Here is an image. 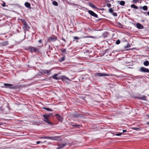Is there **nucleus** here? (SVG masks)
Masks as SVG:
<instances>
[{
    "instance_id": "f3484780",
    "label": "nucleus",
    "mask_w": 149,
    "mask_h": 149,
    "mask_svg": "<svg viewBox=\"0 0 149 149\" xmlns=\"http://www.w3.org/2000/svg\"><path fill=\"white\" fill-rule=\"evenodd\" d=\"M118 3H119L120 5L121 6H123L125 4V2L124 1H118Z\"/></svg>"
},
{
    "instance_id": "7c9ffc66",
    "label": "nucleus",
    "mask_w": 149,
    "mask_h": 149,
    "mask_svg": "<svg viewBox=\"0 0 149 149\" xmlns=\"http://www.w3.org/2000/svg\"><path fill=\"white\" fill-rule=\"evenodd\" d=\"M113 10L112 8H110L109 10V12L110 13H113Z\"/></svg>"
},
{
    "instance_id": "39448f33",
    "label": "nucleus",
    "mask_w": 149,
    "mask_h": 149,
    "mask_svg": "<svg viewBox=\"0 0 149 149\" xmlns=\"http://www.w3.org/2000/svg\"><path fill=\"white\" fill-rule=\"evenodd\" d=\"M97 75L99 77H102L104 76H112L113 74H107L105 73H97Z\"/></svg>"
},
{
    "instance_id": "9d476101",
    "label": "nucleus",
    "mask_w": 149,
    "mask_h": 149,
    "mask_svg": "<svg viewBox=\"0 0 149 149\" xmlns=\"http://www.w3.org/2000/svg\"><path fill=\"white\" fill-rule=\"evenodd\" d=\"M136 27L139 29H143L144 28L143 26L139 23L136 24Z\"/></svg>"
},
{
    "instance_id": "393cba45",
    "label": "nucleus",
    "mask_w": 149,
    "mask_h": 149,
    "mask_svg": "<svg viewBox=\"0 0 149 149\" xmlns=\"http://www.w3.org/2000/svg\"><path fill=\"white\" fill-rule=\"evenodd\" d=\"M8 42L7 41L3 42L2 43V45L4 46H6L8 45Z\"/></svg>"
},
{
    "instance_id": "dca6fc26",
    "label": "nucleus",
    "mask_w": 149,
    "mask_h": 149,
    "mask_svg": "<svg viewBox=\"0 0 149 149\" xmlns=\"http://www.w3.org/2000/svg\"><path fill=\"white\" fill-rule=\"evenodd\" d=\"M43 120L47 123H48L49 124H52V123L50 122L48 120V119H43Z\"/></svg>"
},
{
    "instance_id": "5701e85b",
    "label": "nucleus",
    "mask_w": 149,
    "mask_h": 149,
    "mask_svg": "<svg viewBox=\"0 0 149 149\" xmlns=\"http://www.w3.org/2000/svg\"><path fill=\"white\" fill-rule=\"evenodd\" d=\"M131 7L132 8H134L136 9H138V7L137 6H136L134 4H132L131 5Z\"/></svg>"
},
{
    "instance_id": "4be33fe9",
    "label": "nucleus",
    "mask_w": 149,
    "mask_h": 149,
    "mask_svg": "<svg viewBox=\"0 0 149 149\" xmlns=\"http://www.w3.org/2000/svg\"><path fill=\"white\" fill-rule=\"evenodd\" d=\"M89 5V6L91 7H92V8H96V9L97 8V7H96L93 4L91 3H90Z\"/></svg>"
},
{
    "instance_id": "cd10ccee",
    "label": "nucleus",
    "mask_w": 149,
    "mask_h": 149,
    "mask_svg": "<svg viewBox=\"0 0 149 149\" xmlns=\"http://www.w3.org/2000/svg\"><path fill=\"white\" fill-rule=\"evenodd\" d=\"M43 108L44 109H45L47 110V111H52V110L49 108H46V107H43Z\"/></svg>"
},
{
    "instance_id": "ea45409f",
    "label": "nucleus",
    "mask_w": 149,
    "mask_h": 149,
    "mask_svg": "<svg viewBox=\"0 0 149 149\" xmlns=\"http://www.w3.org/2000/svg\"><path fill=\"white\" fill-rule=\"evenodd\" d=\"M139 0H133V1L134 3H136L139 1Z\"/></svg>"
},
{
    "instance_id": "9b49d317",
    "label": "nucleus",
    "mask_w": 149,
    "mask_h": 149,
    "mask_svg": "<svg viewBox=\"0 0 149 149\" xmlns=\"http://www.w3.org/2000/svg\"><path fill=\"white\" fill-rule=\"evenodd\" d=\"M52 115V114H50L49 115H47L46 114H45L43 115V116L45 118V119H48L49 117Z\"/></svg>"
},
{
    "instance_id": "412c9836",
    "label": "nucleus",
    "mask_w": 149,
    "mask_h": 149,
    "mask_svg": "<svg viewBox=\"0 0 149 149\" xmlns=\"http://www.w3.org/2000/svg\"><path fill=\"white\" fill-rule=\"evenodd\" d=\"M65 56H64L63 57L60 58V59H59V61L61 62L64 61L65 60Z\"/></svg>"
},
{
    "instance_id": "7ed1b4c3",
    "label": "nucleus",
    "mask_w": 149,
    "mask_h": 149,
    "mask_svg": "<svg viewBox=\"0 0 149 149\" xmlns=\"http://www.w3.org/2000/svg\"><path fill=\"white\" fill-rule=\"evenodd\" d=\"M139 71L144 73H149V69L144 67L140 68Z\"/></svg>"
},
{
    "instance_id": "e433bc0d",
    "label": "nucleus",
    "mask_w": 149,
    "mask_h": 149,
    "mask_svg": "<svg viewBox=\"0 0 149 149\" xmlns=\"http://www.w3.org/2000/svg\"><path fill=\"white\" fill-rule=\"evenodd\" d=\"M61 51L62 53H63L66 52V50L65 49H63L61 50Z\"/></svg>"
},
{
    "instance_id": "f704fd0d",
    "label": "nucleus",
    "mask_w": 149,
    "mask_h": 149,
    "mask_svg": "<svg viewBox=\"0 0 149 149\" xmlns=\"http://www.w3.org/2000/svg\"><path fill=\"white\" fill-rule=\"evenodd\" d=\"M22 22L23 24V25H24L27 23L26 21L24 20H23L22 21Z\"/></svg>"
},
{
    "instance_id": "4c0bfd02",
    "label": "nucleus",
    "mask_w": 149,
    "mask_h": 149,
    "mask_svg": "<svg viewBox=\"0 0 149 149\" xmlns=\"http://www.w3.org/2000/svg\"><path fill=\"white\" fill-rule=\"evenodd\" d=\"M111 6V4L110 3H108L107 4V6L109 8Z\"/></svg>"
},
{
    "instance_id": "c756f323",
    "label": "nucleus",
    "mask_w": 149,
    "mask_h": 149,
    "mask_svg": "<svg viewBox=\"0 0 149 149\" xmlns=\"http://www.w3.org/2000/svg\"><path fill=\"white\" fill-rule=\"evenodd\" d=\"M130 44H128L127 45L125 46L124 48H127L130 47Z\"/></svg>"
},
{
    "instance_id": "1a4fd4ad",
    "label": "nucleus",
    "mask_w": 149,
    "mask_h": 149,
    "mask_svg": "<svg viewBox=\"0 0 149 149\" xmlns=\"http://www.w3.org/2000/svg\"><path fill=\"white\" fill-rule=\"evenodd\" d=\"M23 28L25 31H27L29 29V27L28 24L27 23L24 25H23Z\"/></svg>"
},
{
    "instance_id": "bb28decb",
    "label": "nucleus",
    "mask_w": 149,
    "mask_h": 149,
    "mask_svg": "<svg viewBox=\"0 0 149 149\" xmlns=\"http://www.w3.org/2000/svg\"><path fill=\"white\" fill-rule=\"evenodd\" d=\"M143 9L144 10H148V7L146 6H144L143 7Z\"/></svg>"
},
{
    "instance_id": "de8ad7c7",
    "label": "nucleus",
    "mask_w": 149,
    "mask_h": 149,
    "mask_svg": "<svg viewBox=\"0 0 149 149\" xmlns=\"http://www.w3.org/2000/svg\"><path fill=\"white\" fill-rule=\"evenodd\" d=\"M146 125H149V122H148L146 123Z\"/></svg>"
},
{
    "instance_id": "c9c22d12",
    "label": "nucleus",
    "mask_w": 149,
    "mask_h": 149,
    "mask_svg": "<svg viewBox=\"0 0 149 149\" xmlns=\"http://www.w3.org/2000/svg\"><path fill=\"white\" fill-rule=\"evenodd\" d=\"M112 15L114 16H116L117 15V14L116 13H113Z\"/></svg>"
},
{
    "instance_id": "49530a36",
    "label": "nucleus",
    "mask_w": 149,
    "mask_h": 149,
    "mask_svg": "<svg viewBox=\"0 0 149 149\" xmlns=\"http://www.w3.org/2000/svg\"><path fill=\"white\" fill-rule=\"evenodd\" d=\"M38 42H39L41 43L42 42L41 40H39Z\"/></svg>"
},
{
    "instance_id": "a19ab883",
    "label": "nucleus",
    "mask_w": 149,
    "mask_h": 149,
    "mask_svg": "<svg viewBox=\"0 0 149 149\" xmlns=\"http://www.w3.org/2000/svg\"><path fill=\"white\" fill-rule=\"evenodd\" d=\"M74 39H78V38L77 37H74Z\"/></svg>"
},
{
    "instance_id": "a18cd8bd",
    "label": "nucleus",
    "mask_w": 149,
    "mask_h": 149,
    "mask_svg": "<svg viewBox=\"0 0 149 149\" xmlns=\"http://www.w3.org/2000/svg\"><path fill=\"white\" fill-rule=\"evenodd\" d=\"M127 132L126 130H123V132Z\"/></svg>"
},
{
    "instance_id": "79ce46f5",
    "label": "nucleus",
    "mask_w": 149,
    "mask_h": 149,
    "mask_svg": "<svg viewBox=\"0 0 149 149\" xmlns=\"http://www.w3.org/2000/svg\"><path fill=\"white\" fill-rule=\"evenodd\" d=\"M47 136H42L41 137V138L46 139Z\"/></svg>"
},
{
    "instance_id": "3c124183",
    "label": "nucleus",
    "mask_w": 149,
    "mask_h": 149,
    "mask_svg": "<svg viewBox=\"0 0 149 149\" xmlns=\"http://www.w3.org/2000/svg\"><path fill=\"white\" fill-rule=\"evenodd\" d=\"M2 124V123H0V125H1Z\"/></svg>"
},
{
    "instance_id": "b1692460",
    "label": "nucleus",
    "mask_w": 149,
    "mask_h": 149,
    "mask_svg": "<svg viewBox=\"0 0 149 149\" xmlns=\"http://www.w3.org/2000/svg\"><path fill=\"white\" fill-rule=\"evenodd\" d=\"M74 116L76 117H81L82 116V115L81 114L77 113V114H75Z\"/></svg>"
},
{
    "instance_id": "8fccbe9b",
    "label": "nucleus",
    "mask_w": 149,
    "mask_h": 149,
    "mask_svg": "<svg viewBox=\"0 0 149 149\" xmlns=\"http://www.w3.org/2000/svg\"><path fill=\"white\" fill-rule=\"evenodd\" d=\"M62 40H63L64 41H65V40L64 38Z\"/></svg>"
},
{
    "instance_id": "2f4dec72",
    "label": "nucleus",
    "mask_w": 149,
    "mask_h": 149,
    "mask_svg": "<svg viewBox=\"0 0 149 149\" xmlns=\"http://www.w3.org/2000/svg\"><path fill=\"white\" fill-rule=\"evenodd\" d=\"M132 129L134 130H137L139 129V128L135 127H133L132 128Z\"/></svg>"
},
{
    "instance_id": "09e8293b",
    "label": "nucleus",
    "mask_w": 149,
    "mask_h": 149,
    "mask_svg": "<svg viewBox=\"0 0 149 149\" xmlns=\"http://www.w3.org/2000/svg\"><path fill=\"white\" fill-rule=\"evenodd\" d=\"M147 14L149 16V11H148V12L147 13Z\"/></svg>"
},
{
    "instance_id": "0eeeda50",
    "label": "nucleus",
    "mask_w": 149,
    "mask_h": 149,
    "mask_svg": "<svg viewBox=\"0 0 149 149\" xmlns=\"http://www.w3.org/2000/svg\"><path fill=\"white\" fill-rule=\"evenodd\" d=\"M56 118L59 121L62 122L63 120V118L61 116L56 114L55 115Z\"/></svg>"
},
{
    "instance_id": "f257e3e1",
    "label": "nucleus",
    "mask_w": 149,
    "mask_h": 149,
    "mask_svg": "<svg viewBox=\"0 0 149 149\" xmlns=\"http://www.w3.org/2000/svg\"><path fill=\"white\" fill-rule=\"evenodd\" d=\"M29 48L31 50V52L38 53L39 52V49L37 47L30 46Z\"/></svg>"
},
{
    "instance_id": "f03ea898",
    "label": "nucleus",
    "mask_w": 149,
    "mask_h": 149,
    "mask_svg": "<svg viewBox=\"0 0 149 149\" xmlns=\"http://www.w3.org/2000/svg\"><path fill=\"white\" fill-rule=\"evenodd\" d=\"M51 70H43L41 71V73L42 75H44L45 74L47 75H50L51 73Z\"/></svg>"
},
{
    "instance_id": "473e14b6",
    "label": "nucleus",
    "mask_w": 149,
    "mask_h": 149,
    "mask_svg": "<svg viewBox=\"0 0 149 149\" xmlns=\"http://www.w3.org/2000/svg\"><path fill=\"white\" fill-rule=\"evenodd\" d=\"M123 132L121 133H117L116 134V136H120L122 134H123Z\"/></svg>"
},
{
    "instance_id": "6e6552de",
    "label": "nucleus",
    "mask_w": 149,
    "mask_h": 149,
    "mask_svg": "<svg viewBox=\"0 0 149 149\" xmlns=\"http://www.w3.org/2000/svg\"><path fill=\"white\" fill-rule=\"evenodd\" d=\"M59 137L58 136L55 137H51V136H47L46 139H50L53 140H57V139H56Z\"/></svg>"
},
{
    "instance_id": "aec40b11",
    "label": "nucleus",
    "mask_w": 149,
    "mask_h": 149,
    "mask_svg": "<svg viewBox=\"0 0 149 149\" xmlns=\"http://www.w3.org/2000/svg\"><path fill=\"white\" fill-rule=\"evenodd\" d=\"M58 75V74H54L52 77V78L55 79L56 80H58V78L57 77V76Z\"/></svg>"
},
{
    "instance_id": "a878e982",
    "label": "nucleus",
    "mask_w": 149,
    "mask_h": 149,
    "mask_svg": "<svg viewBox=\"0 0 149 149\" xmlns=\"http://www.w3.org/2000/svg\"><path fill=\"white\" fill-rule=\"evenodd\" d=\"M70 125L74 127H79V125H72L71 124Z\"/></svg>"
},
{
    "instance_id": "864d4df0",
    "label": "nucleus",
    "mask_w": 149,
    "mask_h": 149,
    "mask_svg": "<svg viewBox=\"0 0 149 149\" xmlns=\"http://www.w3.org/2000/svg\"><path fill=\"white\" fill-rule=\"evenodd\" d=\"M88 37H89V36H87Z\"/></svg>"
},
{
    "instance_id": "603ef678",
    "label": "nucleus",
    "mask_w": 149,
    "mask_h": 149,
    "mask_svg": "<svg viewBox=\"0 0 149 149\" xmlns=\"http://www.w3.org/2000/svg\"><path fill=\"white\" fill-rule=\"evenodd\" d=\"M90 37H93V36H90Z\"/></svg>"
},
{
    "instance_id": "72a5a7b5",
    "label": "nucleus",
    "mask_w": 149,
    "mask_h": 149,
    "mask_svg": "<svg viewBox=\"0 0 149 149\" xmlns=\"http://www.w3.org/2000/svg\"><path fill=\"white\" fill-rule=\"evenodd\" d=\"M120 43V40H117L116 41V44H117V45L119 44Z\"/></svg>"
},
{
    "instance_id": "6ab92c4d",
    "label": "nucleus",
    "mask_w": 149,
    "mask_h": 149,
    "mask_svg": "<svg viewBox=\"0 0 149 149\" xmlns=\"http://www.w3.org/2000/svg\"><path fill=\"white\" fill-rule=\"evenodd\" d=\"M62 79L63 81H66V80H68L70 81V80L67 77H62Z\"/></svg>"
},
{
    "instance_id": "58836bf2",
    "label": "nucleus",
    "mask_w": 149,
    "mask_h": 149,
    "mask_svg": "<svg viewBox=\"0 0 149 149\" xmlns=\"http://www.w3.org/2000/svg\"><path fill=\"white\" fill-rule=\"evenodd\" d=\"M2 6L3 7H5L6 6V4H5V3L4 2H3V4H2Z\"/></svg>"
},
{
    "instance_id": "c03bdc74",
    "label": "nucleus",
    "mask_w": 149,
    "mask_h": 149,
    "mask_svg": "<svg viewBox=\"0 0 149 149\" xmlns=\"http://www.w3.org/2000/svg\"><path fill=\"white\" fill-rule=\"evenodd\" d=\"M41 143V142L40 141H38L36 143L37 144H39V143Z\"/></svg>"
},
{
    "instance_id": "20e7f679",
    "label": "nucleus",
    "mask_w": 149,
    "mask_h": 149,
    "mask_svg": "<svg viewBox=\"0 0 149 149\" xmlns=\"http://www.w3.org/2000/svg\"><path fill=\"white\" fill-rule=\"evenodd\" d=\"M4 86L5 88H8L10 89H13L15 88V87L13 86V85L11 84L5 83L4 84Z\"/></svg>"
},
{
    "instance_id": "4468645a",
    "label": "nucleus",
    "mask_w": 149,
    "mask_h": 149,
    "mask_svg": "<svg viewBox=\"0 0 149 149\" xmlns=\"http://www.w3.org/2000/svg\"><path fill=\"white\" fill-rule=\"evenodd\" d=\"M24 5L25 6L28 8H29L31 6L30 4L28 2H25Z\"/></svg>"
},
{
    "instance_id": "37998d69",
    "label": "nucleus",
    "mask_w": 149,
    "mask_h": 149,
    "mask_svg": "<svg viewBox=\"0 0 149 149\" xmlns=\"http://www.w3.org/2000/svg\"><path fill=\"white\" fill-rule=\"evenodd\" d=\"M97 9H98L100 10H104V8H97Z\"/></svg>"
},
{
    "instance_id": "2eb2a0df",
    "label": "nucleus",
    "mask_w": 149,
    "mask_h": 149,
    "mask_svg": "<svg viewBox=\"0 0 149 149\" xmlns=\"http://www.w3.org/2000/svg\"><path fill=\"white\" fill-rule=\"evenodd\" d=\"M67 144V143H61L59 145V146L60 148H61L64 147Z\"/></svg>"
},
{
    "instance_id": "f8f14e48",
    "label": "nucleus",
    "mask_w": 149,
    "mask_h": 149,
    "mask_svg": "<svg viewBox=\"0 0 149 149\" xmlns=\"http://www.w3.org/2000/svg\"><path fill=\"white\" fill-rule=\"evenodd\" d=\"M57 39V38L55 37H50L49 39V40L50 41H54Z\"/></svg>"
},
{
    "instance_id": "ddd939ff",
    "label": "nucleus",
    "mask_w": 149,
    "mask_h": 149,
    "mask_svg": "<svg viewBox=\"0 0 149 149\" xmlns=\"http://www.w3.org/2000/svg\"><path fill=\"white\" fill-rule=\"evenodd\" d=\"M146 97L145 96H143L142 97H136V98L137 99H138L140 100H145L146 99Z\"/></svg>"
},
{
    "instance_id": "423d86ee",
    "label": "nucleus",
    "mask_w": 149,
    "mask_h": 149,
    "mask_svg": "<svg viewBox=\"0 0 149 149\" xmlns=\"http://www.w3.org/2000/svg\"><path fill=\"white\" fill-rule=\"evenodd\" d=\"M88 13H89L91 15L94 17H95L97 18L98 15L96 14H95L94 12L92 10H89L88 11Z\"/></svg>"
},
{
    "instance_id": "c85d7f7f",
    "label": "nucleus",
    "mask_w": 149,
    "mask_h": 149,
    "mask_svg": "<svg viewBox=\"0 0 149 149\" xmlns=\"http://www.w3.org/2000/svg\"><path fill=\"white\" fill-rule=\"evenodd\" d=\"M52 4L54 6H57L58 5L56 1H54L52 2Z\"/></svg>"
},
{
    "instance_id": "a211bd4d",
    "label": "nucleus",
    "mask_w": 149,
    "mask_h": 149,
    "mask_svg": "<svg viewBox=\"0 0 149 149\" xmlns=\"http://www.w3.org/2000/svg\"><path fill=\"white\" fill-rule=\"evenodd\" d=\"M143 65L146 66H148L149 65V62L148 61H146L143 62Z\"/></svg>"
}]
</instances>
